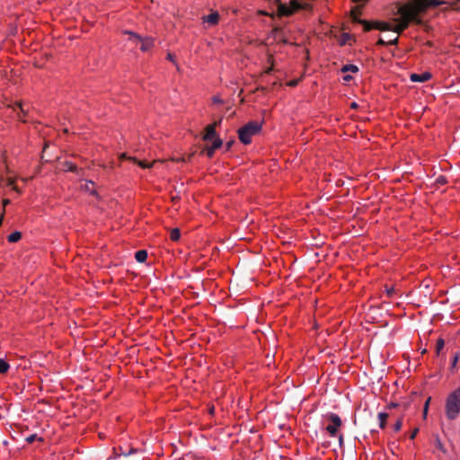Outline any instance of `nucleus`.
Instances as JSON below:
<instances>
[{"label":"nucleus","mask_w":460,"mask_h":460,"mask_svg":"<svg viewBox=\"0 0 460 460\" xmlns=\"http://www.w3.org/2000/svg\"><path fill=\"white\" fill-rule=\"evenodd\" d=\"M393 18L392 22H376L370 23L369 22L357 19L356 14L360 13L359 11H352L353 20L364 25L366 31L371 29H376L381 31H392L391 35L385 38H380L378 44L380 45H394L398 43L399 35L402 32V4L398 2L392 7Z\"/></svg>","instance_id":"f257e3e1"},{"label":"nucleus","mask_w":460,"mask_h":460,"mask_svg":"<svg viewBox=\"0 0 460 460\" xmlns=\"http://www.w3.org/2000/svg\"><path fill=\"white\" fill-rule=\"evenodd\" d=\"M445 411L447 418L450 420H456L458 417L460 412V387L448 394Z\"/></svg>","instance_id":"f03ea898"},{"label":"nucleus","mask_w":460,"mask_h":460,"mask_svg":"<svg viewBox=\"0 0 460 460\" xmlns=\"http://www.w3.org/2000/svg\"><path fill=\"white\" fill-rule=\"evenodd\" d=\"M261 129V123L250 121L238 129V137L243 144L248 145L252 142V137L258 134Z\"/></svg>","instance_id":"7ed1b4c3"},{"label":"nucleus","mask_w":460,"mask_h":460,"mask_svg":"<svg viewBox=\"0 0 460 460\" xmlns=\"http://www.w3.org/2000/svg\"><path fill=\"white\" fill-rule=\"evenodd\" d=\"M324 420L328 422V425L325 429L329 435L331 437H337L338 429L341 426L342 423L341 418L337 414L330 412L324 416Z\"/></svg>","instance_id":"20e7f679"},{"label":"nucleus","mask_w":460,"mask_h":460,"mask_svg":"<svg viewBox=\"0 0 460 460\" xmlns=\"http://www.w3.org/2000/svg\"><path fill=\"white\" fill-rule=\"evenodd\" d=\"M278 4V11L280 15L289 16L296 11L303 9V5L297 0H290L289 5L282 4L279 0H276Z\"/></svg>","instance_id":"39448f33"},{"label":"nucleus","mask_w":460,"mask_h":460,"mask_svg":"<svg viewBox=\"0 0 460 460\" xmlns=\"http://www.w3.org/2000/svg\"><path fill=\"white\" fill-rule=\"evenodd\" d=\"M125 33L129 35V40L135 43H141L140 49L142 51H148L154 45L152 38H142L138 34L129 31H126Z\"/></svg>","instance_id":"423d86ee"},{"label":"nucleus","mask_w":460,"mask_h":460,"mask_svg":"<svg viewBox=\"0 0 460 460\" xmlns=\"http://www.w3.org/2000/svg\"><path fill=\"white\" fill-rule=\"evenodd\" d=\"M404 29L407 28L410 22H419V18L417 13H413L411 12V6L404 3Z\"/></svg>","instance_id":"0eeeda50"},{"label":"nucleus","mask_w":460,"mask_h":460,"mask_svg":"<svg viewBox=\"0 0 460 460\" xmlns=\"http://www.w3.org/2000/svg\"><path fill=\"white\" fill-rule=\"evenodd\" d=\"M443 2L439 0H418L417 10L422 12L429 7H437L442 4Z\"/></svg>","instance_id":"6e6552de"},{"label":"nucleus","mask_w":460,"mask_h":460,"mask_svg":"<svg viewBox=\"0 0 460 460\" xmlns=\"http://www.w3.org/2000/svg\"><path fill=\"white\" fill-rule=\"evenodd\" d=\"M431 78V74L429 72H424L422 74H415L411 73L410 75V79L413 83H420V82H426Z\"/></svg>","instance_id":"1a4fd4ad"},{"label":"nucleus","mask_w":460,"mask_h":460,"mask_svg":"<svg viewBox=\"0 0 460 460\" xmlns=\"http://www.w3.org/2000/svg\"><path fill=\"white\" fill-rule=\"evenodd\" d=\"M11 107L13 108V111H16V109L19 110V111L17 112V116L20 119H22L23 122H25V120L22 119V117L28 113V111H29L28 108L25 109V105L21 102H15L14 104Z\"/></svg>","instance_id":"9d476101"},{"label":"nucleus","mask_w":460,"mask_h":460,"mask_svg":"<svg viewBox=\"0 0 460 460\" xmlns=\"http://www.w3.org/2000/svg\"><path fill=\"white\" fill-rule=\"evenodd\" d=\"M63 165V170L67 172H75L77 175H82L83 169L78 168L74 163L70 161H65L61 164Z\"/></svg>","instance_id":"9b49d317"},{"label":"nucleus","mask_w":460,"mask_h":460,"mask_svg":"<svg viewBox=\"0 0 460 460\" xmlns=\"http://www.w3.org/2000/svg\"><path fill=\"white\" fill-rule=\"evenodd\" d=\"M217 137V131L215 129V125H208L205 129V134L202 137L204 141H209Z\"/></svg>","instance_id":"f8f14e48"},{"label":"nucleus","mask_w":460,"mask_h":460,"mask_svg":"<svg viewBox=\"0 0 460 460\" xmlns=\"http://www.w3.org/2000/svg\"><path fill=\"white\" fill-rule=\"evenodd\" d=\"M202 19H203L204 22H208L210 25H216V24H217V22L219 21V14L217 12H214V13H210L209 15L203 16Z\"/></svg>","instance_id":"ddd939ff"},{"label":"nucleus","mask_w":460,"mask_h":460,"mask_svg":"<svg viewBox=\"0 0 460 460\" xmlns=\"http://www.w3.org/2000/svg\"><path fill=\"white\" fill-rule=\"evenodd\" d=\"M137 450L134 447H130L128 449V451L127 450H124L122 448V447H114V455L115 456H129L130 454H133V453H136Z\"/></svg>","instance_id":"4468645a"},{"label":"nucleus","mask_w":460,"mask_h":460,"mask_svg":"<svg viewBox=\"0 0 460 460\" xmlns=\"http://www.w3.org/2000/svg\"><path fill=\"white\" fill-rule=\"evenodd\" d=\"M389 448L391 452L395 456H400L402 454V448L400 446V441L398 439L390 441Z\"/></svg>","instance_id":"2eb2a0df"},{"label":"nucleus","mask_w":460,"mask_h":460,"mask_svg":"<svg viewBox=\"0 0 460 460\" xmlns=\"http://www.w3.org/2000/svg\"><path fill=\"white\" fill-rule=\"evenodd\" d=\"M119 158H120V159H128V160H132V161H134L135 163H137V164L140 167H142V168H150V167L152 166V164H146V162L138 161V160H137L136 158L127 156V155H126V154H122V155H120Z\"/></svg>","instance_id":"dca6fc26"},{"label":"nucleus","mask_w":460,"mask_h":460,"mask_svg":"<svg viewBox=\"0 0 460 460\" xmlns=\"http://www.w3.org/2000/svg\"><path fill=\"white\" fill-rule=\"evenodd\" d=\"M135 259L138 262H145L147 259V252L146 250H139L135 253Z\"/></svg>","instance_id":"f3484780"},{"label":"nucleus","mask_w":460,"mask_h":460,"mask_svg":"<svg viewBox=\"0 0 460 460\" xmlns=\"http://www.w3.org/2000/svg\"><path fill=\"white\" fill-rule=\"evenodd\" d=\"M216 149H214L211 146H205L201 151L200 155H206L208 157H212L215 154Z\"/></svg>","instance_id":"a211bd4d"},{"label":"nucleus","mask_w":460,"mask_h":460,"mask_svg":"<svg viewBox=\"0 0 460 460\" xmlns=\"http://www.w3.org/2000/svg\"><path fill=\"white\" fill-rule=\"evenodd\" d=\"M22 238V234L18 231H15L8 235L7 239L10 243H16Z\"/></svg>","instance_id":"6ab92c4d"},{"label":"nucleus","mask_w":460,"mask_h":460,"mask_svg":"<svg viewBox=\"0 0 460 460\" xmlns=\"http://www.w3.org/2000/svg\"><path fill=\"white\" fill-rule=\"evenodd\" d=\"M341 71L342 73H347V72L357 73L358 71V67L355 65H345L341 67Z\"/></svg>","instance_id":"aec40b11"},{"label":"nucleus","mask_w":460,"mask_h":460,"mask_svg":"<svg viewBox=\"0 0 460 460\" xmlns=\"http://www.w3.org/2000/svg\"><path fill=\"white\" fill-rule=\"evenodd\" d=\"M388 418V413L385 412H380L378 413V419H379V426L381 429H384L385 426V421Z\"/></svg>","instance_id":"412c9836"},{"label":"nucleus","mask_w":460,"mask_h":460,"mask_svg":"<svg viewBox=\"0 0 460 460\" xmlns=\"http://www.w3.org/2000/svg\"><path fill=\"white\" fill-rule=\"evenodd\" d=\"M181 237V233H180V230L178 228H173L172 229L171 233H170V238L171 240L172 241H178Z\"/></svg>","instance_id":"4be33fe9"},{"label":"nucleus","mask_w":460,"mask_h":460,"mask_svg":"<svg viewBox=\"0 0 460 460\" xmlns=\"http://www.w3.org/2000/svg\"><path fill=\"white\" fill-rule=\"evenodd\" d=\"M9 367H10L9 364L5 360L0 358V374L6 373L8 371Z\"/></svg>","instance_id":"5701e85b"},{"label":"nucleus","mask_w":460,"mask_h":460,"mask_svg":"<svg viewBox=\"0 0 460 460\" xmlns=\"http://www.w3.org/2000/svg\"><path fill=\"white\" fill-rule=\"evenodd\" d=\"M435 445H436V447H437L438 449H439L440 451H442L443 453H446V452H447V450H446V448H445L444 445L442 444V442H441L440 438H438V436H437V437L435 438Z\"/></svg>","instance_id":"b1692460"},{"label":"nucleus","mask_w":460,"mask_h":460,"mask_svg":"<svg viewBox=\"0 0 460 460\" xmlns=\"http://www.w3.org/2000/svg\"><path fill=\"white\" fill-rule=\"evenodd\" d=\"M223 145V141L219 138V137H216L214 138V141L211 145V146L214 148V149H218L222 146Z\"/></svg>","instance_id":"393cba45"},{"label":"nucleus","mask_w":460,"mask_h":460,"mask_svg":"<svg viewBox=\"0 0 460 460\" xmlns=\"http://www.w3.org/2000/svg\"><path fill=\"white\" fill-rule=\"evenodd\" d=\"M445 341L443 339L439 338L437 341L436 345V352L437 354H439L440 350L444 348Z\"/></svg>","instance_id":"a878e982"},{"label":"nucleus","mask_w":460,"mask_h":460,"mask_svg":"<svg viewBox=\"0 0 460 460\" xmlns=\"http://www.w3.org/2000/svg\"><path fill=\"white\" fill-rule=\"evenodd\" d=\"M350 38L351 36L349 33H343L341 37L340 44L345 45Z\"/></svg>","instance_id":"bb28decb"},{"label":"nucleus","mask_w":460,"mask_h":460,"mask_svg":"<svg viewBox=\"0 0 460 460\" xmlns=\"http://www.w3.org/2000/svg\"><path fill=\"white\" fill-rule=\"evenodd\" d=\"M7 185L13 187V190H15L18 193H21V190L17 186L14 185V180L12 178L7 179Z\"/></svg>","instance_id":"cd10ccee"},{"label":"nucleus","mask_w":460,"mask_h":460,"mask_svg":"<svg viewBox=\"0 0 460 460\" xmlns=\"http://www.w3.org/2000/svg\"><path fill=\"white\" fill-rule=\"evenodd\" d=\"M385 291L389 296H392L397 292L394 286L388 287L387 285L385 286Z\"/></svg>","instance_id":"c85d7f7f"},{"label":"nucleus","mask_w":460,"mask_h":460,"mask_svg":"<svg viewBox=\"0 0 460 460\" xmlns=\"http://www.w3.org/2000/svg\"><path fill=\"white\" fill-rule=\"evenodd\" d=\"M195 154H196L195 151L191 152L190 154H189L187 155V157H181V159H179V161L190 162L192 160V158L194 157Z\"/></svg>","instance_id":"c756f323"},{"label":"nucleus","mask_w":460,"mask_h":460,"mask_svg":"<svg viewBox=\"0 0 460 460\" xmlns=\"http://www.w3.org/2000/svg\"><path fill=\"white\" fill-rule=\"evenodd\" d=\"M90 184L93 185V182L92 181H89L85 183V186H84V190L89 191L90 193L92 194H95V191L93 190L91 188H90Z\"/></svg>","instance_id":"7c9ffc66"},{"label":"nucleus","mask_w":460,"mask_h":460,"mask_svg":"<svg viewBox=\"0 0 460 460\" xmlns=\"http://www.w3.org/2000/svg\"><path fill=\"white\" fill-rule=\"evenodd\" d=\"M402 425V420H401V419H398V420H396L395 424H394V430H395L396 432H398V431L401 429Z\"/></svg>","instance_id":"2f4dec72"},{"label":"nucleus","mask_w":460,"mask_h":460,"mask_svg":"<svg viewBox=\"0 0 460 460\" xmlns=\"http://www.w3.org/2000/svg\"><path fill=\"white\" fill-rule=\"evenodd\" d=\"M36 439H38V437H37V435H36V434H32V435H31V436H29V437H27V438H26V441H27L28 443H32V442H34Z\"/></svg>","instance_id":"473e14b6"},{"label":"nucleus","mask_w":460,"mask_h":460,"mask_svg":"<svg viewBox=\"0 0 460 460\" xmlns=\"http://www.w3.org/2000/svg\"><path fill=\"white\" fill-rule=\"evenodd\" d=\"M458 358H459L458 355H457V354H456V355L454 356L453 359H452V363H451V369H454V368L456 367V364H457V361H458Z\"/></svg>","instance_id":"72a5a7b5"},{"label":"nucleus","mask_w":460,"mask_h":460,"mask_svg":"<svg viewBox=\"0 0 460 460\" xmlns=\"http://www.w3.org/2000/svg\"><path fill=\"white\" fill-rule=\"evenodd\" d=\"M429 402H430V398H429V399L426 401L425 404H424V409H423V414H424V416H426V414H427V412H428V409H429Z\"/></svg>","instance_id":"f704fd0d"},{"label":"nucleus","mask_w":460,"mask_h":460,"mask_svg":"<svg viewBox=\"0 0 460 460\" xmlns=\"http://www.w3.org/2000/svg\"><path fill=\"white\" fill-rule=\"evenodd\" d=\"M234 140H230L226 144V150L228 151L231 149L232 146L234 145Z\"/></svg>","instance_id":"c9c22d12"},{"label":"nucleus","mask_w":460,"mask_h":460,"mask_svg":"<svg viewBox=\"0 0 460 460\" xmlns=\"http://www.w3.org/2000/svg\"><path fill=\"white\" fill-rule=\"evenodd\" d=\"M418 431H419V429H418V428L414 429V430L411 432V436H410V438H411V439H413V438L416 437V435H417Z\"/></svg>","instance_id":"e433bc0d"},{"label":"nucleus","mask_w":460,"mask_h":460,"mask_svg":"<svg viewBox=\"0 0 460 460\" xmlns=\"http://www.w3.org/2000/svg\"><path fill=\"white\" fill-rule=\"evenodd\" d=\"M351 79H352V77L349 75H347L343 76V80L345 82H349Z\"/></svg>","instance_id":"4c0bfd02"},{"label":"nucleus","mask_w":460,"mask_h":460,"mask_svg":"<svg viewBox=\"0 0 460 460\" xmlns=\"http://www.w3.org/2000/svg\"><path fill=\"white\" fill-rule=\"evenodd\" d=\"M272 70H273V64H271V66L265 70V73L270 74Z\"/></svg>","instance_id":"58836bf2"},{"label":"nucleus","mask_w":460,"mask_h":460,"mask_svg":"<svg viewBox=\"0 0 460 460\" xmlns=\"http://www.w3.org/2000/svg\"><path fill=\"white\" fill-rule=\"evenodd\" d=\"M438 181L439 183H445V182H446V180H445V178H444V177L440 176V177L438 179Z\"/></svg>","instance_id":"ea45409f"},{"label":"nucleus","mask_w":460,"mask_h":460,"mask_svg":"<svg viewBox=\"0 0 460 460\" xmlns=\"http://www.w3.org/2000/svg\"><path fill=\"white\" fill-rule=\"evenodd\" d=\"M350 108L351 109H357L358 108V104L356 102H351L350 103Z\"/></svg>","instance_id":"a19ab883"},{"label":"nucleus","mask_w":460,"mask_h":460,"mask_svg":"<svg viewBox=\"0 0 460 460\" xmlns=\"http://www.w3.org/2000/svg\"><path fill=\"white\" fill-rule=\"evenodd\" d=\"M353 2L365 4L367 0H353Z\"/></svg>","instance_id":"79ce46f5"},{"label":"nucleus","mask_w":460,"mask_h":460,"mask_svg":"<svg viewBox=\"0 0 460 460\" xmlns=\"http://www.w3.org/2000/svg\"><path fill=\"white\" fill-rule=\"evenodd\" d=\"M296 84H297V82H296V81H291L288 84H289L290 86H295V85H296Z\"/></svg>","instance_id":"37998d69"},{"label":"nucleus","mask_w":460,"mask_h":460,"mask_svg":"<svg viewBox=\"0 0 460 460\" xmlns=\"http://www.w3.org/2000/svg\"><path fill=\"white\" fill-rule=\"evenodd\" d=\"M214 102H221V100L218 97L213 98Z\"/></svg>","instance_id":"c03bdc74"},{"label":"nucleus","mask_w":460,"mask_h":460,"mask_svg":"<svg viewBox=\"0 0 460 460\" xmlns=\"http://www.w3.org/2000/svg\"><path fill=\"white\" fill-rule=\"evenodd\" d=\"M167 58L168 59L172 60V55L171 53H168Z\"/></svg>","instance_id":"a18cd8bd"},{"label":"nucleus","mask_w":460,"mask_h":460,"mask_svg":"<svg viewBox=\"0 0 460 460\" xmlns=\"http://www.w3.org/2000/svg\"><path fill=\"white\" fill-rule=\"evenodd\" d=\"M220 122H221V119L218 121H216L213 125H215V128H216L218 124H220Z\"/></svg>","instance_id":"49530a36"},{"label":"nucleus","mask_w":460,"mask_h":460,"mask_svg":"<svg viewBox=\"0 0 460 460\" xmlns=\"http://www.w3.org/2000/svg\"><path fill=\"white\" fill-rule=\"evenodd\" d=\"M396 406H398L397 403H391L389 407L391 408V407H396Z\"/></svg>","instance_id":"de8ad7c7"},{"label":"nucleus","mask_w":460,"mask_h":460,"mask_svg":"<svg viewBox=\"0 0 460 460\" xmlns=\"http://www.w3.org/2000/svg\"><path fill=\"white\" fill-rule=\"evenodd\" d=\"M269 62H270V63H272V62H273V60H272V58H269Z\"/></svg>","instance_id":"09e8293b"}]
</instances>
